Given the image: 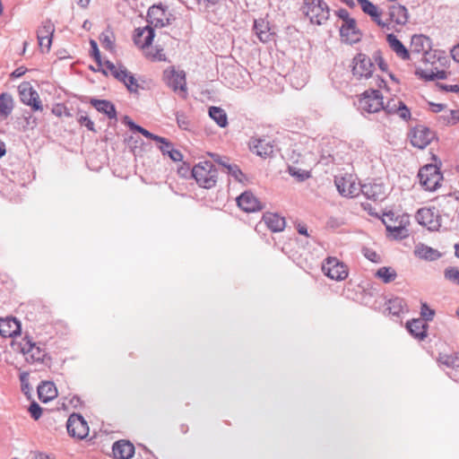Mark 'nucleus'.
Instances as JSON below:
<instances>
[{
	"label": "nucleus",
	"instance_id": "obj_44",
	"mask_svg": "<svg viewBox=\"0 0 459 459\" xmlns=\"http://www.w3.org/2000/svg\"><path fill=\"white\" fill-rule=\"evenodd\" d=\"M54 33V25L51 23H46L37 31V38L51 39Z\"/></svg>",
	"mask_w": 459,
	"mask_h": 459
},
{
	"label": "nucleus",
	"instance_id": "obj_56",
	"mask_svg": "<svg viewBox=\"0 0 459 459\" xmlns=\"http://www.w3.org/2000/svg\"><path fill=\"white\" fill-rule=\"evenodd\" d=\"M335 15L342 20L343 22H348V20H351L352 18L350 16L349 12L344 8H340L339 10L334 12Z\"/></svg>",
	"mask_w": 459,
	"mask_h": 459
},
{
	"label": "nucleus",
	"instance_id": "obj_30",
	"mask_svg": "<svg viewBox=\"0 0 459 459\" xmlns=\"http://www.w3.org/2000/svg\"><path fill=\"white\" fill-rule=\"evenodd\" d=\"M318 6L316 5L317 8L313 9V12H310V14L307 16L309 17L312 24L322 25L329 19L331 9L325 1H323L322 6Z\"/></svg>",
	"mask_w": 459,
	"mask_h": 459
},
{
	"label": "nucleus",
	"instance_id": "obj_58",
	"mask_svg": "<svg viewBox=\"0 0 459 459\" xmlns=\"http://www.w3.org/2000/svg\"><path fill=\"white\" fill-rule=\"evenodd\" d=\"M438 87L446 91H451V92H459V85L458 84H445V83H439Z\"/></svg>",
	"mask_w": 459,
	"mask_h": 459
},
{
	"label": "nucleus",
	"instance_id": "obj_7",
	"mask_svg": "<svg viewBox=\"0 0 459 459\" xmlns=\"http://www.w3.org/2000/svg\"><path fill=\"white\" fill-rule=\"evenodd\" d=\"M418 176L420 184L429 191L436 190L443 178L439 169L433 164H428L422 167Z\"/></svg>",
	"mask_w": 459,
	"mask_h": 459
},
{
	"label": "nucleus",
	"instance_id": "obj_4",
	"mask_svg": "<svg viewBox=\"0 0 459 459\" xmlns=\"http://www.w3.org/2000/svg\"><path fill=\"white\" fill-rule=\"evenodd\" d=\"M358 109L362 115L377 113L384 108L383 95L378 90H368L358 97Z\"/></svg>",
	"mask_w": 459,
	"mask_h": 459
},
{
	"label": "nucleus",
	"instance_id": "obj_46",
	"mask_svg": "<svg viewBox=\"0 0 459 459\" xmlns=\"http://www.w3.org/2000/svg\"><path fill=\"white\" fill-rule=\"evenodd\" d=\"M445 278L454 283L459 284V270L449 267L445 270Z\"/></svg>",
	"mask_w": 459,
	"mask_h": 459
},
{
	"label": "nucleus",
	"instance_id": "obj_29",
	"mask_svg": "<svg viewBox=\"0 0 459 459\" xmlns=\"http://www.w3.org/2000/svg\"><path fill=\"white\" fill-rule=\"evenodd\" d=\"M250 149L253 152L261 157H267L273 152V145L271 141L266 138L252 139L250 142Z\"/></svg>",
	"mask_w": 459,
	"mask_h": 459
},
{
	"label": "nucleus",
	"instance_id": "obj_11",
	"mask_svg": "<svg viewBox=\"0 0 459 459\" xmlns=\"http://www.w3.org/2000/svg\"><path fill=\"white\" fill-rule=\"evenodd\" d=\"M322 270L332 280L342 281L348 276L345 264L335 257H328L322 265Z\"/></svg>",
	"mask_w": 459,
	"mask_h": 459
},
{
	"label": "nucleus",
	"instance_id": "obj_18",
	"mask_svg": "<svg viewBox=\"0 0 459 459\" xmlns=\"http://www.w3.org/2000/svg\"><path fill=\"white\" fill-rule=\"evenodd\" d=\"M155 37V30L152 26L146 25L143 28H137L134 31L133 40L135 46L140 48H145L152 45Z\"/></svg>",
	"mask_w": 459,
	"mask_h": 459
},
{
	"label": "nucleus",
	"instance_id": "obj_61",
	"mask_svg": "<svg viewBox=\"0 0 459 459\" xmlns=\"http://www.w3.org/2000/svg\"><path fill=\"white\" fill-rule=\"evenodd\" d=\"M52 112L57 116L61 117L62 115L70 116V113L67 111V109L61 105H57L56 108H53Z\"/></svg>",
	"mask_w": 459,
	"mask_h": 459
},
{
	"label": "nucleus",
	"instance_id": "obj_14",
	"mask_svg": "<svg viewBox=\"0 0 459 459\" xmlns=\"http://www.w3.org/2000/svg\"><path fill=\"white\" fill-rule=\"evenodd\" d=\"M415 74L420 79L429 82L437 79L443 80L446 78V72L445 70H438L434 67V62L429 63V59H425L423 66H418L415 69Z\"/></svg>",
	"mask_w": 459,
	"mask_h": 459
},
{
	"label": "nucleus",
	"instance_id": "obj_64",
	"mask_svg": "<svg viewBox=\"0 0 459 459\" xmlns=\"http://www.w3.org/2000/svg\"><path fill=\"white\" fill-rule=\"evenodd\" d=\"M449 57H459V44H456L450 49Z\"/></svg>",
	"mask_w": 459,
	"mask_h": 459
},
{
	"label": "nucleus",
	"instance_id": "obj_47",
	"mask_svg": "<svg viewBox=\"0 0 459 459\" xmlns=\"http://www.w3.org/2000/svg\"><path fill=\"white\" fill-rule=\"evenodd\" d=\"M21 388L24 394H29L31 391V387L29 383V373L22 372L20 374Z\"/></svg>",
	"mask_w": 459,
	"mask_h": 459
},
{
	"label": "nucleus",
	"instance_id": "obj_6",
	"mask_svg": "<svg viewBox=\"0 0 459 459\" xmlns=\"http://www.w3.org/2000/svg\"><path fill=\"white\" fill-rule=\"evenodd\" d=\"M269 15L254 20L253 31L261 42H275L277 37V26L268 20Z\"/></svg>",
	"mask_w": 459,
	"mask_h": 459
},
{
	"label": "nucleus",
	"instance_id": "obj_23",
	"mask_svg": "<svg viewBox=\"0 0 459 459\" xmlns=\"http://www.w3.org/2000/svg\"><path fill=\"white\" fill-rule=\"evenodd\" d=\"M21 333V325L13 317L0 318V335L12 338Z\"/></svg>",
	"mask_w": 459,
	"mask_h": 459
},
{
	"label": "nucleus",
	"instance_id": "obj_36",
	"mask_svg": "<svg viewBox=\"0 0 459 459\" xmlns=\"http://www.w3.org/2000/svg\"><path fill=\"white\" fill-rule=\"evenodd\" d=\"M209 117L221 128L228 126V116L226 111L221 107L211 106L208 108Z\"/></svg>",
	"mask_w": 459,
	"mask_h": 459
},
{
	"label": "nucleus",
	"instance_id": "obj_12",
	"mask_svg": "<svg viewBox=\"0 0 459 459\" xmlns=\"http://www.w3.org/2000/svg\"><path fill=\"white\" fill-rule=\"evenodd\" d=\"M416 221L429 230H437L441 226L440 216L435 208H421L416 215Z\"/></svg>",
	"mask_w": 459,
	"mask_h": 459
},
{
	"label": "nucleus",
	"instance_id": "obj_62",
	"mask_svg": "<svg viewBox=\"0 0 459 459\" xmlns=\"http://www.w3.org/2000/svg\"><path fill=\"white\" fill-rule=\"evenodd\" d=\"M27 71V69L23 66H21V67H18L16 68L13 73H12V77L13 78H19L21 76H22L25 72Z\"/></svg>",
	"mask_w": 459,
	"mask_h": 459
},
{
	"label": "nucleus",
	"instance_id": "obj_3",
	"mask_svg": "<svg viewBox=\"0 0 459 459\" xmlns=\"http://www.w3.org/2000/svg\"><path fill=\"white\" fill-rule=\"evenodd\" d=\"M192 176L201 187L210 189L216 185L218 171L211 161H201L194 166Z\"/></svg>",
	"mask_w": 459,
	"mask_h": 459
},
{
	"label": "nucleus",
	"instance_id": "obj_35",
	"mask_svg": "<svg viewBox=\"0 0 459 459\" xmlns=\"http://www.w3.org/2000/svg\"><path fill=\"white\" fill-rule=\"evenodd\" d=\"M386 41L399 57H410V51L394 33L386 35Z\"/></svg>",
	"mask_w": 459,
	"mask_h": 459
},
{
	"label": "nucleus",
	"instance_id": "obj_2",
	"mask_svg": "<svg viewBox=\"0 0 459 459\" xmlns=\"http://www.w3.org/2000/svg\"><path fill=\"white\" fill-rule=\"evenodd\" d=\"M176 19V16L169 11L168 5L161 2L151 5L146 14V22L152 26L154 30L171 25Z\"/></svg>",
	"mask_w": 459,
	"mask_h": 459
},
{
	"label": "nucleus",
	"instance_id": "obj_9",
	"mask_svg": "<svg viewBox=\"0 0 459 459\" xmlns=\"http://www.w3.org/2000/svg\"><path fill=\"white\" fill-rule=\"evenodd\" d=\"M409 138L414 147L424 149L435 138V133L427 126L420 125L410 131Z\"/></svg>",
	"mask_w": 459,
	"mask_h": 459
},
{
	"label": "nucleus",
	"instance_id": "obj_45",
	"mask_svg": "<svg viewBox=\"0 0 459 459\" xmlns=\"http://www.w3.org/2000/svg\"><path fill=\"white\" fill-rule=\"evenodd\" d=\"M324 0H304L302 12L305 15H309L310 12H313V9L322 6Z\"/></svg>",
	"mask_w": 459,
	"mask_h": 459
},
{
	"label": "nucleus",
	"instance_id": "obj_59",
	"mask_svg": "<svg viewBox=\"0 0 459 459\" xmlns=\"http://www.w3.org/2000/svg\"><path fill=\"white\" fill-rule=\"evenodd\" d=\"M447 122L450 124H456L459 122V109L450 110L449 117H447Z\"/></svg>",
	"mask_w": 459,
	"mask_h": 459
},
{
	"label": "nucleus",
	"instance_id": "obj_17",
	"mask_svg": "<svg viewBox=\"0 0 459 459\" xmlns=\"http://www.w3.org/2000/svg\"><path fill=\"white\" fill-rule=\"evenodd\" d=\"M340 36L343 42L351 45L360 40L362 34L357 28V22L354 18L342 22L340 28Z\"/></svg>",
	"mask_w": 459,
	"mask_h": 459
},
{
	"label": "nucleus",
	"instance_id": "obj_32",
	"mask_svg": "<svg viewBox=\"0 0 459 459\" xmlns=\"http://www.w3.org/2000/svg\"><path fill=\"white\" fill-rule=\"evenodd\" d=\"M263 221L265 225L274 232L282 231L285 228V219L280 216L278 213L266 212L263 216Z\"/></svg>",
	"mask_w": 459,
	"mask_h": 459
},
{
	"label": "nucleus",
	"instance_id": "obj_40",
	"mask_svg": "<svg viewBox=\"0 0 459 459\" xmlns=\"http://www.w3.org/2000/svg\"><path fill=\"white\" fill-rule=\"evenodd\" d=\"M124 121H125V124L133 131H136V132H139L140 134H142L143 136H145L146 138H149V139H152L155 142H158L159 140H160V136L159 135H156L151 132H149L148 130H146L145 128L136 125L134 122H133L128 117H125L124 118Z\"/></svg>",
	"mask_w": 459,
	"mask_h": 459
},
{
	"label": "nucleus",
	"instance_id": "obj_38",
	"mask_svg": "<svg viewBox=\"0 0 459 459\" xmlns=\"http://www.w3.org/2000/svg\"><path fill=\"white\" fill-rule=\"evenodd\" d=\"M386 309L390 314L397 316L408 311L404 299L398 297L389 299Z\"/></svg>",
	"mask_w": 459,
	"mask_h": 459
},
{
	"label": "nucleus",
	"instance_id": "obj_48",
	"mask_svg": "<svg viewBox=\"0 0 459 459\" xmlns=\"http://www.w3.org/2000/svg\"><path fill=\"white\" fill-rule=\"evenodd\" d=\"M77 121L81 126L87 127L88 130L96 132L94 123L88 116L81 114Z\"/></svg>",
	"mask_w": 459,
	"mask_h": 459
},
{
	"label": "nucleus",
	"instance_id": "obj_55",
	"mask_svg": "<svg viewBox=\"0 0 459 459\" xmlns=\"http://www.w3.org/2000/svg\"><path fill=\"white\" fill-rule=\"evenodd\" d=\"M295 74H296V72H293V73L290 74V81H291V84H292V85H293V87H295L296 89H299V88L303 87V85L306 83L307 79V74H303V76H302V79H301V80H296V78H295Z\"/></svg>",
	"mask_w": 459,
	"mask_h": 459
},
{
	"label": "nucleus",
	"instance_id": "obj_60",
	"mask_svg": "<svg viewBox=\"0 0 459 459\" xmlns=\"http://www.w3.org/2000/svg\"><path fill=\"white\" fill-rule=\"evenodd\" d=\"M198 4H203L205 9L209 10L211 7L219 4L220 0H195Z\"/></svg>",
	"mask_w": 459,
	"mask_h": 459
},
{
	"label": "nucleus",
	"instance_id": "obj_20",
	"mask_svg": "<svg viewBox=\"0 0 459 459\" xmlns=\"http://www.w3.org/2000/svg\"><path fill=\"white\" fill-rule=\"evenodd\" d=\"M364 13L368 14L371 20L381 28L389 30V22H385L381 20L382 12L378 9L377 5L369 0H357Z\"/></svg>",
	"mask_w": 459,
	"mask_h": 459
},
{
	"label": "nucleus",
	"instance_id": "obj_26",
	"mask_svg": "<svg viewBox=\"0 0 459 459\" xmlns=\"http://www.w3.org/2000/svg\"><path fill=\"white\" fill-rule=\"evenodd\" d=\"M393 212L385 213L384 215L383 222L385 223L387 231L390 232L395 238H404L407 235V229L402 224L401 221L398 223H393Z\"/></svg>",
	"mask_w": 459,
	"mask_h": 459
},
{
	"label": "nucleus",
	"instance_id": "obj_1",
	"mask_svg": "<svg viewBox=\"0 0 459 459\" xmlns=\"http://www.w3.org/2000/svg\"><path fill=\"white\" fill-rule=\"evenodd\" d=\"M91 68L95 72H101L105 75L114 76L124 82L130 91H137L138 84L134 77L122 65H118L109 59H94Z\"/></svg>",
	"mask_w": 459,
	"mask_h": 459
},
{
	"label": "nucleus",
	"instance_id": "obj_49",
	"mask_svg": "<svg viewBox=\"0 0 459 459\" xmlns=\"http://www.w3.org/2000/svg\"><path fill=\"white\" fill-rule=\"evenodd\" d=\"M420 315L422 316L421 319L424 320V322L431 321L433 319L435 312L433 309L429 307L427 304H422L421 309H420Z\"/></svg>",
	"mask_w": 459,
	"mask_h": 459
},
{
	"label": "nucleus",
	"instance_id": "obj_27",
	"mask_svg": "<svg viewBox=\"0 0 459 459\" xmlns=\"http://www.w3.org/2000/svg\"><path fill=\"white\" fill-rule=\"evenodd\" d=\"M389 22H395L399 25H405L408 22V9L402 4L390 5L388 9Z\"/></svg>",
	"mask_w": 459,
	"mask_h": 459
},
{
	"label": "nucleus",
	"instance_id": "obj_8",
	"mask_svg": "<svg viewBox=\"0 0 459 459\" xmlns=\"http://www.w3.org/2000/svg\"><path fill=\"white\" fill-rule=\"evenodd\" d=\"M20 351L29 363L41 362L47 355L46 350L30 337H25L20 343Z\"/></svg>",
	"mask_w": 459,
	"mask_h": 459
},
{
	"label": "nucleus",
	"instance_id": "obj_16",
	"mask_svg": "<svg viewBox=\"0 0 459 459\" xmlns=\"http://www.w3.org/2000/svg\"><path fill=\"white\" fill-rule=\"evenodd\" d=\"M18 91L22 103L30 106L34 110H42L39 94L29 82L22 83Z\"/></svg>",
	"mask_w": 459,
	"mask_h": 459
},
{
	"label": "nucleus",
	"instance_id": "obj_57",
	"mask_svg": "<svg viewBox=\"0 0 459 459\" xmlns=\"http://www.w3.org/2000/svg\"><path fill=\"white\" fill-rule=\"evenodd\" d=\"M170 151L169 152V153L167 154L173 161H180L182 160L183 159V155L182 153L178 151V150H176L174 149V147H172L171 149H169Z\"/></svg>",
	"mask_w": 459,
	"mask_h": 459
},
{
	"label": "nucleus",
	"instance_id": "obj_21",
	"mask_svg": "<svg viewBox=\"0 0 459 459\" xmlns=\"http://www.w3.org/2000/svg\"><path fill=\"white\" fill-rule=\"evenodd\" d=\"M432 50V42L429 37L422 34H415L411 39V52L413 54H421L423 57Z\"/></svg>",
	"mask_w": 459,
	"mask_h": 459
},
{
	"label": "nucleus",
	"instance_id": "obj_25",
	"mask_svg": "<svg viewBox=\"0 0 459 459\" xmlns=\"http://www.w3.org/2000/svg\"><path fill=\"white\" fill-rule=\"evenodd\" d=\"M112 451L116 459H130L134 454V446L126 440H118L113 444Z\"/></svg>",
	"mask_w": 459,
	"mask_h": 459
},
{
	"label": "nucleus",
	"instance_id": "obj_24",
	"mask_svg": "<svg viewBox=\"0 0 459 459\" xmlns=\"http://www.w3.org/2000/svg\"><path fill=\"white\" fill-rule=\"evenodd\" d=\"M360 192L368 199L374 202L382 201L385 198V187L379 183H368L361 185Z\"/></svg>",
	"mask_w": 459,
	"mask_h": 459
},
{
	"label": "nucleus",
	"instance_id": "obj_39",
	"mask_svg": "<svg viewBox=\"0 0 459 459\" xmlns=\"http://www.w3.org/2000/svg\"><path fill=\"white\" fill-rule=\"evenodd\" d=\"M13 99L9 93L0 94V116L6 118L13 112Z\"/></svg>",
	"mask_w": 459,
	"mask_h": 459
},
{
	"label": "nucleus",
	"instance_id": "obj_33",
	"mask_svg": "<svg viewBox=\"0 0 459 459\" xmlns=\"http://www.w3.org/2000/svg\"><path fill=\"white\" fill-rule=\"evenodd\" d=\"M99 39L102 48L108 51L110 55H117L116 37L113 30L109 27H108L100 33Z\"/></svg>",
	"mask_w": 459,
	"mask_h": 459
},
{
	"label": "nucleus",
	"instance_id": "obj_13",
	"mask_svg": "<svg viewBox=\"0 0 459 459\" xmlns=\"http://www.w3.org/2000/svg\"><path fill=\"white\" fill-rule=\"evenodd\" d=\"M351 66L356 80H367L372 77L376 71V64L372 59H352Z\"/></svg>",
	"mask_w": 459,
	"mask_h": 459
},
{
	"label": "nucleus",
	"instance_id": "obj_52",
	"mask_svg": "<svg viewBox=\"0 0 459 459\" xmlns=\"http://www.w3.org/2000/svg\"><path fill=\"white\" fill-rule=\"evenodd\" d=\"M29 411L30 413V416L34 419V420H39L42 414V409L41 407L35 402H33L32 403H30V407H29Z\"/></svg>",
	"mask_w": 459,
	"mask_h": 459
},
{
	"label": "nucleus",
	"instance_id": "obj_41",
	"mask_svg": "<svg viewBox=\"0 0 459 459\" xmlns=\"http://www.w3.org/2000/svg\"><path fill=\"white\" fill-rule=\"evenodd\" d=\"M438 362L448 368H459V354H440L438 357Z\"/></svg>",
	"mask_w": 459,
	"mask_h": 459
},
{
	"label": "nucleus",
	"instance_id": "obj_15",
	"mask_svg": "<svg viewBox=\"0 0 459 459\" xmlns=\"http://www.w3.org/2000/svg\"><path fill=\"white\" fill-rule=\"evenodd\" d=\"M335 186L340 195L345 197H355L360 193L361 186L357 184L351 176L336 177Z\"/></svg>",
	"mask_w": 459,
	"mask_h": 459
},
{
	"label": "nucleus",
	"instance_id": "obj_10",
	"mask_svg": "<svg viewBox=\"0 0 459 459\" xmlns=\"http://www.w3.org/2000/svg\"><path fill=\"white\" fill-rule=\"evenodd\" d=\"M66 429L71 437L78 439H83L89 434L87 421L78 413H73L69 416L66 422Z\"/></svg>",
	"mask_w": 459,
	"mask_h": 459
},
{
	"label": "nucleus",
	"instance_id": "obj_37",
	"mask_svg": "<svg viewBox=\"0 0 459 459\" xmlns=\"http://www.w3.org/2000/svg\"><path fill=\"white\" fill-rule=\"evenodd\" d=\"M414 253L418 257L429 261L437 260L441 255L437 249L423 244L417 245Z\"/></svg>",
	"mask_w": 459,
	"mask_h": 459
},
{
	"label": "nucleus",
	"instance_id": "obj_5",
	"mask_svg": "<svg viewBox=\"0 0 459 459\" xmlns=\"http://www.w3.org/2000/svg\"><path fill=\"white\" fill-rule=\"evenodd\" d=\"M163 80L174 92L178 93L182 99H186V80L183 70L170 66L164 70Z\"/></svg>",
	"mask_w": 459,
	"mask_h": 459
},
{
	"label": "nucleus",
	"instance_id": "obj_42",
	"mask_svg": "<svg viewBox=\"0 0 459 459\" xmlns=\"http://www.w3.org/2000/svg\"><path fill=\"white\" fill-rule=\"evenodd\" d=\"M222 167L226 169V172L231 176L236 181L244 183L246 176L235 164L222 163Z\"/></svg>",
	"mask_w": 459,
	"mask_h": 459
},
{
	"label": "nucleus",
	"instance_id": "obj_53",
	"mask_svg": "<svg viewBox=\"0 0 459 459\" xmlns=\"http://www.w3.org/2000/svg\"><path fill=\"white\" fill-rule=\"evenodd\" d=\"M176 120L178 123V126L182 129H187L189 126V122L186 118V117L182 112H177L176 113Z\"/></svg>",
	"mask_w": 459,
	"mask_h": 459
},
{
	"label": "nucleus",
	"instance_id": "obj_19",
	"mask_svg": "<svg viewBox=\"0 0 459 459\" xmlns=\"http://www.w3.org/2000/svg\"><path fill=\"white\" fill-rule=\"evenodd\" d=\"M386 115L396 114L402 119L407 121L411 117V111L399 99H391L384 104L382 110Z\"/></svg>",
	"mask_w": 459,
	"mask_h": 459
},
{
	"label": "nucleus",
	"instance_id": "obj_22",
	"mask_svg": "<svg viewBox=\"0 0 459 459\" xmlns=\"http://www.w3.org/2000/svg\"><path fill=\"white\" fill-rule=\"evenodd\" d=\"M237 204L240 209L247 212H254L263 208L259 200L250 191L242 193L237 198Z\"/></svg>",
	"mask_w": 459,
	"mask_h": 459
},
{
	"label": "nucleus",
	"instance_id": "obj_51",
	"mask_svg": "<svg viewBox=\"0 0 459 459\" xmlns=\"http://www.w3.org/2000/svg\"><path fill=\"white\" fill-rule=\"evenodd\" d=\"M39 41V47L40 49L41 54H46L49 51L52 39H44V38H38Z\"/></svg>",
	"mask_w": 459,
	"mask_h": 459
},
{
	"label": "nucleus",
	"instance_id": "obj_54",
	"mask_svg": "<svg viewBox=\"0 0 459 459\" xmlns=\"http://www.w3.org/2000/svg\"><path fill=\"white\" fill-rule=\"evenodd\" d=\"M90 56L91 57H102L100 55V51L99 49V46L96 40H90Z\"/></svg>",
	"mask_w": 459,
	"mask_h": 459
},
{
	"label": "nucleus",
	"instance_id": "obj_28",
	"mask_svg": "<svg viewBox=\"0 0 459 459\" xmlns=\"http://www.w3.org/2000/svg\"><path fill=\"white\" fill-rule=\"evenodd\" d=\"M406 328L417 340L422 341L427 337L428 325L421 318L412 319L407 322Z\"/></svg>",
	"mask_w": 459,
	"mask_h": 459
},
{
	"label": "nucleus",
	"instance_id": "obj_34",
	"mask_svg": "<svg viewBox=\"0 0 459 459\" xmlns=\"http://www.w3.org/2000/svg\"><path fill=\"white\" fill-rule=\"evenodd\" d=\"M38 394L40 401L48 403L56 396L57 390L54 383L46 381L38 386Z\"/></svg>",
	"mask_w": 459,
	"mask_h": 459
},
{
	"label": "nucleus",
	"instance_id": "obj_63",
	"mask_svg": "<svg viewBox=\"0 0 459 459\" xmlns=\"http://www.w3.org/2000/svg\"><path fill=\"white\" fill-rule=\"evenodd\" d=\"M290 173L292 176H295V177L299 178L300 180H304V179H306V178H307L309 177L308 172L298 173L293 169H290Z\"/></svg>",
	"mask_w": 459,
	"mask_h": 459
},
{
	"label": "nucleus",
	"instance_id": "obj_43",
	"mask_svg": "<svg viewBox=\"0 0 459 459\" xmlns=\"http://www.w3.org/2000/svg\"><path fill=\"white\" fill-rule=\"evenodd\" d=\"M376 276L381 279L384 282L388 283L395 279L396 273L390 267H381L377 271Z\"/></svg>",
	"mask_w": 459,
	"mask_h": 459
},
{
	"label": "nucleus",
	"instance_id": "obj_50",
	"mask_svg": "<svg viewBox=\"0 0 459 459\" xmlns=\"http://www.w3.org/2000/svg\"><path fill=\"white\" fill-rule=\"evenodd\" d=\"M157 143H160L159 149L162 152L163 155H167L169 152L173 147L172 143H170L168 139L161 137L160 140H159Z\"/></svg>",
	"mask_w": 459,
	"mask_h": 459
},
{
	"label": "nucleus",
	"instance_id": "obj_31",
	"mask_svg": "<svg viewBox=\"0 0 459 459\" xmlns=\"http://www.w3.org/2000/svg\"><path fill=\"white\" fill-rule=\"evenodd\" d=\"M90 103L99 112L105 114L110 119L117 118V110L112 102L106 100L91 99Z\"/></svg>",
	"mask_w": 459,
	"mask_h": 459
}]
</instances>
